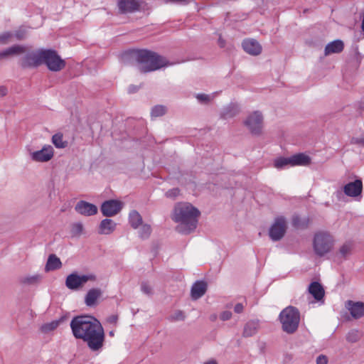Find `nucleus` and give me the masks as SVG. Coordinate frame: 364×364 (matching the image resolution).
Wrapping results in <instances>:
<instances>
[{"mask_svg": "<svg viewBox=\"0 0 364 364\" xmlns=\"http://www.w3.org/2000/svg\"><path fill=\"white\" fill-rule=\"evenodd\" d=\"M70 326L74 338L83 341L91 351L98 352L102 349L105 340V331L95 316L88 314L74 316Z\"/></svg>", "mask_w": 364, "mask_h": 364, "instance_id": "obj_1", "label": "nucleus"}, {"mask_svg": "<svg viewBox=\"0 0 364 364\" xmlns=\"http://www.w3.org/2000/svg\"><path fill=\"white\" fill-rule=\"evenodd\" d=\"M121 59L124 63L136 61L139 71L143 73L155 71L168 64L165 58L146 49L126 51L122 55Z\"/></svg>", "mask_w": 364, "mask_h": 364, "instance_id": "obj_2", "label": "nucleus"}, {"mask_svg": "<svg viewBox=\"0 0 364 364\" xmlns=\"http://www.w3.org/2000/svg\"><path fill=\"white\" fill-rule=\"evenodd\" d=\"M200 211L191 204L188 203H178L173 210L172 220L179 224L176 230L182 234L188 235L197 227Z\"/></svg>", "mask_w": 364, "mask_h": 364, "instance_id": "obj_3", "label": "nucleus"}, {"mask_svg": "<svg viewBox=\"0 0 364 364\" xmlns=\"http://www.w3.org/2000/svg\"><path fill=\"white\" fill-rule=\"evenodd\" d=\"M279 320L284 332L291 334L296 331L300 322V312L294 306H289L279 314Z\"/></svg>", "mask_w": 364, "mask_h": 364, "instance_id": "obj_4", "label": "nucleus"}, {"mask_svg": "<svg viewBox=\"0 0 364 364\" xmlns=\"http://www.w3.org/2000/svg\"><path fill=\"white\" fill-rule=\"evenodd\" d=\"M28 46L24 55L18 60L19 65L23 69H34L42 65L43 48L31 50Z\"/></svg>", "mask_w": 364, "mask_h": 364, "instance_id": "obj_5", "label": "nucleus"}, {"mask_svg": "<svg viewBox=\"0 0 364 364\" xmlns=\"http://www.w3.org/2000/svg\"><path fill=\"white\" fill-rule=\"evenodd\" d=\"M333 245L332 236L326 232H318L314 235L313 247L314 252L318 257H323L328 253Z\"/></svg>", "mask_w": 364, "mask_h": 364, "instance_id": "obj_6", "label": "nucleus"}, {"mask_svg": "<svg viewBox=\"0 0 364 364\" xmlns=\"http://www.w3.org/2000/svg\"><path fill=\"white\" fill-rule=\"evenodd\" d=\"M42 65H46L50 71L59 72L65 68L66 63L55 50L43 48Z\"/></svg>", "mask_w": 364, "mask_h": 364, "instance_id": "obj_7", "label": "nucleus"}, {"mask_svg": "<svg viewBox=\"0 0 364 364\" xmlns=\"http://www.w3.org/2000/svg\"><path fill=\"white\" fill-rule=\"evenodd\" d=\"M95 277L92 274L80 275L74 272L67 276L65 279V286L70 290H77L90 280H95Z\"/></svg>", "mask_w": 364, "mask_h": 364, "instance_id": "obj_8", "label": "nucleus"}, {"mask_svg": "<svg viewBox=\"0 0 364 364\" xmlns=\"http://www.w3.org/2000/svg\"><path fill=\"white\" fill-rule=\"evenodd\" d=\"M252 134L259 135L262 132L263 126V116L259 111L250 113L244 121Z\"/></svg>", "mask_w": 364, "mask_h": 364, "instance_id": "obj_9", "label": "nucleus"}, {"mask_svg": "<svg viewBox=\"0 0 364 364\" xmlns=\"http://www.w3.org/2000/svg\"><path fill=\"white\" fill-rule=\"evenodd\" d=\"M287 230L286 219L283 216L275 218L269 230V236L273 241L280 240Z\"/></svg>", "mask_w": 364, "mask_h": 364, "instance_id": "obj_10", "label": "nucleus"}, {"mask_svg": "<svg viewBox=\"0 0 364 364\" xmlns=\"http://www.w3.org/2000/svg\"><path fill=\"white\" fill-rule=\"evenodd\" d=\"M122 203L117 200H108L103 202L101 205V212L105 217H112L116 215L122 209Z\"/></svg>", "mask_w": 364, "mask_h": 364, "instance_id": "obj_11", "label": "nucleus"}, {"mask_svg": "<svg viewBox=\"0 0 364 364\" xmlns=\"http://www.w3.org/2000/svg\"><path fill=\"white\" fill-rule=\"evenodd\" d=\"M31 159L36 162H47L54 155L53 148L50 145H45L41 150L30 153Z\"/></svg>", "mask_w": 364, "mask_h": 364, "instance_id": "obj_12", "label": "nucleus"}, {"mask_svg": "<svg viewBox=\"0 0 364 364\" xmlns=\"http://www.w3.org/2000/svg\"><path fill=\"white\" fill-rule=\"evenodd\" d=\"M28 48V45L14 44L0 51V60L11 56L22 55L27 51Z\"/></svg>", "mask_w": 364, "mask_h": 364, "instance_id": "obj_13", "label": "nucleus"}, {"mask_svg": "<svg viewBox=\"0 0 364 364\" xmlns=\"http://www.w3.org/2000/svg\"><path fill=\"white\" fill-rule=\"evenodd\" d=\"M362 191L363 182L361 179H356L353 182H349L343 186L344 193L350 197L360 196Z\"/></svg>", "mask_w": 364, "mask_h": 364, "instance_id": "obj_14", "label": "nucleus"}, {"mask_svg": "<svg viewBox=\"0 0 364 364\" xmlns=\"http://www.w3.org/2000/svg\"><path fill=\"white\" fill-rule=\"evenodd\" d=\"M77 213L85 216L94 215L97 213V208L95 205L85 200H80L75 207Z\"/></svg>", "mask_w": 364, "mask_h": 364, "instance_id": "obj_15", "label": "nucleus"}, {"mask_svg": "<svg viewBox=\"0 0 364 364\" xmlns=\"http://www.w3.org/2000/svg\"><path fill=\"white\" fill-rule=\"evenodd\" d=\"M346 307L350 311L352 317L355 319H358L364 316V303L362 301L348 300L346 303Z\"/></svg>", "mask_w": 364, "mask_h": 364, "instance_id": "obj_16", "label": "nucleus"}, {"mask_svg": "<svg viewBox=\"0 0 364 364\" xmlns=\"http://www.w3.org/2000/svg\"><path fill=\"white\" fill-rule=\"evenodd\" d=\"M102 295V291L99 288L90 289L85 296V304L88 307L96 306L97 301Z\"/></svg>", "mask_w": 364, "mask_h": 364, "instance_id": "obj_17", "label": "nucleus"}, {"mask_svg": "<svg viewBox=\"0 0 364 364\" xmlns=\"http://www.w3.org/2000/svg\"><path fill=\"white\" fill-rule=\"evenodd\" d=\"M242 46L246 53L252 55H257L262 52V46L255 39L244 40L242 43Z\"/></svg>", "mask_w": 364, "mask_h": 364, "instance_id": "obj_18", "label": "nucleus"}, {"mask_svg": "<svg viewBox=\"0 0 364 364\" xmlns=\"http://www.w3.org/2000/svg\"><path fill=\"white\" fill-rule=\"evenodd\" d=\"M118 8L121 14L132 13L139 10V4L136 0H119Z\"/></svg>", "mask_w": 364, "mask_h": 364, "instance_id": "obj_19", "label": "nucleus"}, {"mask_svg": "<svg viewBox=\"0 0 364 364\" xmlns=\"http://www.w3.org/2000/svg\"><path fill=\"white\" fill-rule=\"evenodd\" d=\"M207 284L204 281H196L192 286L191 296L192 299L197 300L201 298L206 292Z\"/></svg>", "mask_w": 364, "mask_h": 364, "instance_id": "obj_20", "label": "nucleus"}, {"mask_svg": "<svg viewBox=\"0 0 364 364\" xmlns=\"http://www.w3.org/2000/svg\"><path fill=\"white\" fill-rule=\"evenodd\" d=\"M239 112V106L236 103L231 102L223 109L220 113V117L224 119L232 118L236 116Z\"/></svg>", "mask_w": 364, "mask_h": 364, "instance_id": "obj_21", "label": "nucleus"}, {"mask_svg": "<svg viewBox=\"0 0 364 364\" xmlns=\"http://www.w3.org/2000/svg\"><path fill=\"white\" fill-rule=\"evenodd\" d=\"M309 292L316 301L321 300L324 296V289L318 282H313L309 286Z\"/></svg>", "mask_w": 364, "mask_h": 364, "instance_id": "obj_22", "label": "nucleus"}, {"mask_svg": "<svg viewBox=\"0 0 364 364\" xmlns=\"http://www.w3.org/2000/svg\"><path fill=\"white\" fill-rule=\"evenodd\" d=\"M344 48L343 42L341 40H335L328 43L325 47V55H328L332 53H339Z\"/></svg>", "mask_w": 364, "mask_h": 364, "instance_id": "obj_23", "label": "nucleus"}, {"mask_svg": "<svg viewBox=\"0 0 364 364\" xmlns=\"http://www.w3.org/2000/svg\"><path fill=\"white\" fill-rule=\"evenodd\" d=\"M117 223L111 219H104L100 222L99 226V233L102 235H109L116 228Z\"/></svg>", "mask_w": 364, "mask_h": 364, "instance_id": "obj_24", "label": "nucleus"}, {"mask_svg": "<svg viewBox=\"0 0 364 364\" xmlns=\"http://www.w3.org/2000/svg\"><path fill=\"white\" fill-rule=\"evenodd\" d=\"M259 324L258 320H250L244 326L242 336L251 337L257 333Z\"/></svg>", "mask_w": 364, "mask_h": 364, "instance_id": "obj_25", "label": "nucleus"}, {"mask_svg": "<svg viewBox=\"0 0 364 364\" xmlns=\"http://www.w3.org/2000/svg\"><path fill=\"white\" fill-rule=\"evenodd\" d=\"M291 166H306L311 164V158L303 153L296 154L291 156Z\"/></svg>", "mask_w": 364, "mask_h": 364, "instance_id": "obj_26", "label": "nucleus"}, {"mask_svg": "<svg viewBox=\"0 0 364 364\" xmlns=\"http://www.w3.org/2000/svg\"><path fill=\"white\" fill-rule=\"evenodd\" d=\"M62 266V263L60 259L55 255H49L47 263L46 264V270L53 271L58 269H60Z\"/></svg>", "mask_w": 364, "mask_h": 364, "instance_id": "obj_27", "label": "nucleus"}, {"mask_svg": "<svg viewBox=\"0 0 364 364\" xmlns=\"http://www.w3.org/2000/svg\"><path fill=\"white\" fill-rule=\"evenodd\" d=\"M143 220L139 213L135 210L130 211L129 214V223L134 229H137L141 224Z\"/></svg>", "mask_w": 364, "mask_h": 364, "instance_id": "obj_28", "label": "nucleus"}, {"mask_svg": "<svg viewBox=\"0 0 364 364\" xmlns=\"http://www.w3.org/2000/svg\"><path fill=\"white\" fill-rule=\"evenodd\" d=\"M65 319V316H61L59 319L53 320L49 323L41 326V330L43 333H48L57 328L58 326Z\"/></svg>", "mask_w": 364, "mask_h": 364, "instance_id": "obj_29", "label": "nucleus"}, {"mask_svg": "<svg viewBox=\"0 0 364 364\" xmlns=\"http://www.w3.org/2000/svg\"><path fill=\"white\" fill-rule=\"evenodd\" d=\"M52 143L58 149H64L68 145V142L63 140V135L60 132L56 133L52 136Z\"/></svg>", "mask_w": 364, "mask_h": 364, "instance_id": "obj_30", "label": "nucleus"}, {"mask_svg": "<svg viewBox=\"0 0 364 364\" xmlns=\"http://www.w3.org/2000/svg\"><path fill=\"white\" fill-rule=\"evenodd\" d=\"M274 166L277 169H283L287 166H291V156L277 158L274 161Z\"/></svg>", "mask_w": 364, "mask_h": 364, "instance_id": "obj_31", "label": "nucleus"}, {"mask_svg": "<svg viewBox=\"0 0 364 364\" xmlns=\"http://www.w3.org/2000/svg\"><path fill=\"white\" fill-rule=\"evenodd\" d=\"M309 219L307 218H301L299 215H294L292 218V225L298 229H305L308 227Z\"/></svg>", "mask_w": 364, "mask_h": 364, "instance_id": "obj_32", "label": "nucleus"}, {"mask_svg": "<svg viewBox=\"0 0 364 364\" xmlns=\"http://www.w3.org/2000/svg\"><path fill=\"white\" fill-rule=\"evenodd\" d=\"M30 28L25 26H20L18 29L14 31L13 33L14 36L18 41H22L26 38L28 34V30Z\"/></svg>", "mask_w": 364, "mask_h": 364, "instance_id": "obj_33", "label": "nucleus"}, {"mask_svg": "<svg viewBox=\"0 0 364 364\" xmlns=\"http://www.w3.org/2000/svg\"><path fill=\"white\" fill-rule=\"evenodd\" d=\"M218 95V92H213L210 95H207L204 93H198L196 95V98L198 102L200 104H208L210 101H212L215 96Z\"/></svg>", "mask_w": 364, "mask_h": 364, "instance_id": "obj_34", "label": "nucleus"}, {"mask_svg": "<svg viewBox=\"0 0 364 364\" xmlns=\"http://www.w3.org/2000/svg\"><path fill=\"white\" fill-rule=\"evenodd\" d=\"M151 233V227L148 224H141L139 230V236L142 240L148 239Z\"/></svg>", "mask_w": 364, "mask_h": 364, "instance_id": "obj_35", "label": "nucleus"}, {"mask_svg": "<svg viewBox=\"0 0 364 364\" xmlns=\"http://www.w3.org/2000/svg\"><path fill=\"white\" fill-rule=\"evenodd\" d=\"M360 338L359 331L356 329L350 330L346 335V340L350 343H355Z\"/></svg>", "mask_w": 364, "mask_h": 364, "instance_id": "obj_36", "label": "nucleus"}, {"mask_svg": "<svg viewBox=\"0 0 364 364\" xmlns=\"http://www.w3.org/2000/svg\"><path fill=\"white\" fill-rule=\"evenodd\" d=\"M166 107L163 105H156L154 106L151 112V117H161L166 113Z\"/></svg>", "mask_w": 364, "mask_h": 364, "instance_id": "obj_37", "label": "nucleus"}, {"mask_svg": "<svg viewBox=\"0 0 364 364\" xmlns=\"http://www.w3.org/2000/svg\"><path fill=\"white\" fill-rule=\"evenodd\" d=\"M352 250V245L349 242L343 244L339 249V254L343 258H346L350 255Z\"/></svg>", "mask_w": 364, "mask_h": 364, "instance_id": "obj_38", "label": "nucleus"}, {"mask_svg": "<svg viewBox=\"0 0 364 364\" xmlns=\"http://www.w3.org/2000/svg\"><path fill=\"white\" fill-rule=\"evenodd\" d=\"M186 316L184 313L181 310L176 311L173 314L169 316L168 320L170 321H183Z\"/></svg>", "mask_w": 364, "mask_h": 364, "instance_id": "obj_39", "label": "nucleus"}, {"mask_svg": "<svg viewBox=\"0 0 364 364\" xmlns=\"http://www.w3.org/2000/svg\"><path fill=\"white\" fill-rule=\"evenodd\" d=\"M41 279L40 275L36 274L33 276L25 277L21 279V282L25 284H33Z\"/></svg>", "mask_w": 364, "mask_h": 364, "instance_id": "obj_40", "label": "nucleus"}, {"mask_svg": "<svg viewBox=\"0 0 364 364\" xmlns=\"http://www.w3.org/2000/svg\"><path fill=\"white\" fill-rule=\"evenodd\" d=\"M14 36L11 31H6L0 34V44H6Z\"/></svg>", "mask_w": 364, "mask_h": 364, "instance_id": "obj_41", "label": "nucleus"}, {"mask_svg": "<svg viewBox=\"0 0 364 364\" xmlns=\"http://www.w3.org/2000/svg\"><path fill=\"white\" fill-rule=\"evenodd\" d=\"M83 230V226L81 223H75L72 226L71 232L74 236L80 235Z\"/></svg>", "mask_w": 364, "mask_h": 364, "instance_id": "obj_42", "label": "nucleus"}, {"mask_svg": "<svg viewBox=\"0 0 364 364\" xmlns=\"http://www.w3.org/2000/svg\"><path fill=\"white\" fill-rule=\"evenodd\" d=\"M179 193L180 190L178 188H174L168 190L166 193V196L169 198H175L179 195Z\"/></svg>", "mask_w": 364, "mask_h": 364, "instance_id": "obj_43", "label": "nucleus"}, {"mask_svg": "<svg viewBox=\"0 0 364 364\" xmlns=\"http://www.w3.org/2000/svg\"><path fill=\"white\" fill-rule=\"evenodd\" d=\"M141 290L143 293L150 295L152 294V288L147 282H142L141 284Z\"/></svg>", "mask_w": 364, "mask_h": 364, "instance_id": "obj_44", "label": "nucleus"}, {"mask_svg": "<svg viewBox=\"0 0 364 364\" xmlns=\"http://www.w3.org/2000/svg\"><path fill=\"white\" fill-rule=\"evenodd\" d=\"M350 143L353 144H359L362 146H364V135L358 137H353L351 139Z\"/></svg>", "mask_w": 364, "mask_h": 364, "instance_id": "obj_45", "label": "nucleus"}, {"mask_svg": "<svg viewBox=\"0 0 364 364\" xmlns=\"http://www.w3.org/2000/svg\"><path fill=\"white\" fill-rule=\"evenodd\" d=\"M232 312L230 311H224L220 315V318L223 321H228L232 317Z\"/></svg>", "mask_w": 364, "mask_h": 364, "instance_id": "obj_46", "label": "nucleus"}, {"mask_svg": "<svg viewBox=\"0 0 364 364\" xmlns=\"http://www.w3.org/2000/svg\"><path fill=\"white\" fill-rule=\"evenodd\" d=\"M328 358L324 355H319L316 358V364H327Z\"/></svg>", "mask_w": 364, "mask_h": 364, "instance_id": "obj_47", "label": "nucleus"}, {"mask_svg": "<svg viewBox=\"0 0 364 364\" xmlns=\"http://www.w3.org/2000/svg\"><path fill=\"white\" fill-rule=\"evenodd\" d=\"M244 310V306L241 303H237L235 307H234V311L236 313V314H240Z\"/></svg>", "mask_w": 364, "mask_h": 364, "instance_id": "obj_48", "label": "nucleus"}, {"mask_svg": "<svg viewBox=\"0 0 364 364\" xmlns=\"http://www.w3.org/2000/svg\"><path fill=\"white\" fill-rule=\"evenodd\" d=\"M166 3L171 4H187V0H164Z\"/></svg>", "mask_w": 364, "mask_h": 364, "instance_id": "obj_49", "label": "nucleus"}, {"mask_svg": "<svg viewBox=\"0 0 364 364\" xmlns=\"http://www.w3.org/2000/svg\"><path fill=\"white\" fill-rule=\"evenodd\" d=\"M7 93V89L4 86H0V97L5 96Z\"/></svg>", "mask_w": 364, "mask_h": 364, "instance_id": "obj_50", "label": "nucleus"}, {"mask_svg": "<svg viewBox=\"0 0 364 364\" xmlns=\"http://www.w3.org/2000/svg\"><path fill=\"white\" fill-rule=\"evenodd\" d=\"M117 320V316H114V315H112V316H109L108 318V319H107L108 322L110 323H116Z\"/></svg>", "mask_w": 364, "mask_h": 364, "instance_id": "obj_51", "label": "nucleus"}, {"mask_svg": "<svg viewBox=\"0 0 364 364\" xmlns=\"http://www.w3.org/2000/svg\"><path fill=\"white\" fill-rule=\"evenodd\" d=\"M138 90V88L137 87L134 86V85H130L129 87V89H128V92L129 93H134V92H136V91Z\"/></svg>", "mask_w": 364, "mask_h": 364, "instance_id": "obj_52", "label": "nucleus"}, {"mask_svg": "<svg viewBox=\"0 0 364 364\" xmlns=\"http://www.w3.org/2000/svg\"><path fill=\"white\" fill-rule=\"evenodd\" d=\"M218 45L220 48H224L225 46V41L221 36H220L218 39Z\"/></svg>", "mask_w": 364, "mask_h": 364, "instance_id": "obj_53", "label": "nucleus"}, {"mask_svg": "<svg viewBox=\"0 0 364 364\" xmlns=\"http://www.w3.org/2000/svg\"><path fill=\"white\" fill-rule=\"evenodd\" d=\"M203 364H218V363L215 360H211L204 363Z\"/></svg>", "mask_w": 364, "mask_h": 364, "instance_id": "obj_54", "label": "nucleus"}, {"mask_svg": "<svg viewBox=\"0 0 364 364\" xmlns=\"http://www.w3.org/2000/svg\"><path fill=\"white\" fill-rule=\"evenodd\" d=\"M109 335H110V336H113V335H114V333H113L112 331H110V332H109Z\"/></svg>", "mask_w": 364, "mask_h": 364, "instance_id": "obj_55", "label": "nucleus"}]
</instances>
